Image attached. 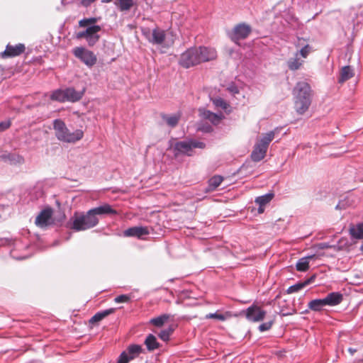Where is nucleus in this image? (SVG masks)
Instances as JSON below:
<instances>
[{
	"mask_svg": "<svg viewBox=\"0 0 363 363\" xmlns=\"http://www.w3.org/2000/svg\"><path fill=\"white\" fill-rule=\"evenodd\" d=\"M72 53L77 59L80 60L89 67H92L97 62L96 55L91 50L83 47H76L72 50Z\"/></svg>",
	"mask_w": 363,
	"mask_h": 363,
	"instance_id": "nucleus-9",
	"label": "nucleus"
},
{
	"mask_svg": "<svg viewBox=\"0 0 363 363\" xmlns=\"http://www.w3.org/2000/svg\"><path fill=\"white\" fill-rule=\"evenodd\" d=\"M96 22L97 19L96 18H84L79 21V27L84 28L93 25Z\"/></svg>",
	"mask_w": 363,
	"mask_h": 363,
	"instance_id": "nucleus-37",
	"label": "nucleus"
},
{
	"mask_svg": "<svg viewBox=\"0 0 363 363\" xmlns=\"http://www.w3.org/2000/svg\"><path fill=\"white\" fill-rule=\"evenodd\" d=\"M26 51V46L23 43L16 45L8 44L4 52L0 53V56L3 59L13 58L20 56Z\"/></svg>",
	"mask_w": 363,
	"mask_h": 363,
	"instance_id": "nucleus-10",
	"label": "nucleus"
},
{
	"mask_svg": "<svg viewBox=\"0 0 363 363\" xmlns=\"http://www.w3.org/2000/svg\"><path fill=\"white\" fill-rule=\"evenodd\" d=\"M327 306H335L339 305L343 300V295L340 292H331L325 298Z\"/></svg>",
	"mask_w": 363,
	"mask_h": 363,
	"instance_id": "nucleus-16",
	"label": "nucleus"
},
{
	"mask_svg": "<svg viewBox=\"0 0 363 363\" xmlns=\"http://www.w3.org/2000/svg\"><path fill=\"white\" fill-rule=\"evenodd\" d=\"M264 206H259V208H258V213H262L264 211Z\"/></svg>",
	"mask_w": 363,
	"mask_h": 363,
	"instance_id": "nucleus-47",
	"label": "nucleus"
},
{
	"mask_svg": "<svg viewBox=\"0 0 363 363\" xmlns=\"http://www.w3.org/2000/svg\"><path fill=\"white\" fill-rule=\"evenodd\" d=\"M52 210L46 208L43 210L36 217L35 223L40 228H45L52 223Z\"/></svg>",
	"mask_w": 363,
	"mask_h": 363,
	"instance_id": "nucleus-12",
	"label": "nucleus"
},
{
	"mask_svg": "<svg viewBox=\"0 0 363 363\" xmlns=\"http://www.w3.org/2000/svg\"><path fill=\"white\" fill-rule=\"evenodd\" d=\"M173 333V329L172 328H168L167 329L162 330L158 334L159 337L163 341H168L169 340L170 335Z\"/></svg>",
	"mask_w": 363,
	"mask_h": 363,
	"instance_id": "nucleus-36",
	"label": "nucleus"
},
{
	"mask_svg": "<svg viewBox=\"0 0 363 363\" xmlns=\"http://www.w3.org/2000/svg\"><path fill=\"white\" fill-rule=\"evenodd\" d=\"M165 31L159 28H155L152 30V38L149 39V41L153 44L161 45L165 40Z\"/></svg>",
	"mask_w": 363,
	"mask_h": 363,
	"instance_id": "nucleus-18",
	"label": "nucleus"
},
{
	"mask_svg": "<svg viewBox=\"0 0 363 363\" xmlns=\"http://www.w3.org/2000/svg\"><path fill=\"white\" fill-rule=\"evenodd\" d=\"M50 99L52 101H57L60 102L66 101L65 89H57L54 91L50 96Z\"/></svg>",
	"mask_w": 363,
	"mask_h": 363,
	"instance_id": "nucleus-31",
	"label": "nucleus"
},
{
	"mask_svg": "<svg viewBox=\"0 0 363 363\" xmlns=\"http://www.w3.org/2000/svg\"><path fill=\"white\" fill-rule=\"evenodd\" d=\"M131 359H130V357H128L127 352H125L123 351L119 356L117 363H128Z\"/></svg>",
	"mask_w": 363,
	"mask_h": 363,
	"instance_id": "nucleus-39",
	"label": "nucleus"
},
{
	"mask_svg": "<svg viewBox=\"0 0 363 363\" xmlns=\"http://www.w3.org/2000/svg\"><path fill=\"white\" fill-rule=\"evenodd\" d=\"M112 0H102V2L104 3H108V2H110Z\"/></svg>",
	"mask_w": 363,
	"mask_h": 363,
	"instance_id": "nucleus-49",
	"label": "nucleus"
},
{
	"mask_svg": "<svg viewBox=\"0 0 363 363\" xmlns=\"http://www.w3.org/2000/svg\"><path fill=\"white\" fill-rule=\"evenodd\" d=\"M326 306L327 305L324 298L313 299L308 303V308L315 312H319L322 311L323 308Z\"/></svg>",
	"mask_w": 363,
	"mask_h": 363,
	"instance_id": "nucleus-20",
	"label": "nucleus"
},
{
	"mask_svg": "<svg viewBox=\"0 0 363 363\" xmlns=\"http://www.w3.org/2000/svg\"><path fill=\"white\" fill-rule=\"evenodd\" d=\"M348 351L350 352V353L351 354H354L357 352V350L350 347V348L348 349Z\"/></svg>",
	"mask_w": 363,
	"mask_h": 363,
	"instance_id": "nucleus-48",
	"label": "nucleus"
},
{
	"mask_svg": "<svg viewBox=\"0 0 363 363\" xmlns=\"http://www.w3.org/2000/svg\"><path fill=\"white\" fill-rule=\"evenodd\" d=\"M150 233L149 228L145 226H134L126 229L123 232L125 237H135L142 239L144 236Z\"/></svg>",
	"mask_w": 363,
	"mask_h": 363,
	"instance_id": "nucleus-14",
	"label": "nucleus"
},
{
	"mask_svg": "<svg viewBox=\"0 0 363 363\" xmlns=\"http://www.w3.org/2000/svg\"><path fill=\"white\" fill-rule=\"evenodd\" d=\"M179 64L186 69L201 64L196 47L190 48L183 52L180 56Z\"/></svg>",
	"mask_w": 363,
	"mask_h": 363,
	"instance_id": "nucleus-7",
	"label": "nucleus"
},
{
	"mask_svg": "<svg viewBox=\"0 0 363 363\" xmlns=\"http://www.w3.org/2000/svg\"><path fill=\"white\" fill-rule=\"evenodd\" d=\"M53 126L57 138L64 143H75L81 140L84 136V133L82 130L70 132L65 123L60 119L55 120Z\"/></svg>",
	"mask_w": 363,
	"mask_h": 363,
	"instance_id": "nucleus-3",
	"label": "nucleus"
},
{
	"mask_svg": "<svg viewBox=\"0 0 363 363\" xmlns=\"http://www.w3.org/2000/svg\"><path fill=\"white\" fill-rule=\"evenodd\" d=\"M101 30V26L93 25L88 27L85 30L78 32L75 35L77 39L84 38L89 46H94L99 40L100 36L98 33Z\"/></svg>",
	"mask_w": 363,
	"mask_h": 363,
	"instance_id": "nucleus-8",
	"label": "nucleus"
},
{
	"mask_svg": "<svg viewBox=\"0 0 363 363\" xmlns=\"http://www.w3.org/2000/svg\"><path fill=\"white\" fill-rule=\"evenodd\" d=\"M243 313L246 318L252 322H259L264 320L266 311L257 305H252L247 308Z\"/></svg>",
	"mask_w": 363,
	"mask_h": 363,
	"instance_id": "nucleus-11",
	"label": "nucleus"
},
{
	"mask_svg": "<svg viewBox=\"0 0 363 363\" xmlns=\"http://www.w3.org/2000/svg\"><path fill=\"white\" fill-rule=\"evenodd\" d=\"M272 194H267L261 196H259L256 198L255 203H257L259 206H265L268 203L270 202V201L273 198Z\"/></svg>",
	"mask_w": 363,
	"mask_h": 363,
	"instance_id": "nucleus-34",
	"label": "nucleus"
},
{
	"mask_svg": "<svg viewBox=\"0 0 363 363\" xmlns=\"http://www.w3.org/2000/svg\"><path fill=\"white\" fill-rule=\"evenodd\" d=\"M315 276L313 275L309 279H306L305 281H308V284H310L311 283H312L315 280Z\"/></svg>",
	"mask_w": 363,
	"mask_h": 363,
	"instance_id": "nucleus-45",
	"label": "nucleus"
},
{
	"mask_svg": "<svg viewBox=\"0 0 363 363\" xmlns=\"http://www.w3.org/2000/svg\"><path fill=\"white\" fill-rule=\"evenodd\" d=\"M294 108L302 115L309 108L312 101V90L306 82H298L294 88Z\"/></svg>",
	"mask_w": 363,
	"mask_h": 363,
	"instance_id": "nucleus-1",
	"label": "nucleus"
},
{
	"mask_svg": "<svg viewBox=\"0 0 363 363\" xmlns=\"http://www.w3.org/2000/svg\"><path fill=\"white\" fill-rule=\"evenodd\" d=\"M89 211L91 213H93L94 217L95 218H97V216L117 214V211L108 203H105L98 207L91 208Z\"/></svg>",
	"mask_w": 363,
	"mask_h": 363,
	"instance_id": "nucleus-15",
	"label": "nucleus"
},
{
	"mask_svg": "<svg viewBox=\"0 0 363 363\" xmlns=\"http://www.w3.org/2000/svg\"><path fill=\"white\" fill-rule=\"evenodd\" d=\"M223 180V177L220 175H216L211 177L208 180V185L206 189V191L210 192L216 189V188L220 186Z\"/></svg>",
	"mask_w": 363,
	"mask_h": 363,
	"instance_id": "nucleus-24",
	"label": "nucleus"
},
{
	"mask_svg": "<svg viewBox=\"0 0 363 363\" xmlns=\"http://www.w3.org/2000/svg\"><path fill=\"white\" fill-rule=\"evenodd\" d=\"M115 4L121 11H125L133 7L134 2L133 0H116Z\"/></svg>",
	"mask_w": 363,
	"mask_h": 363,
	"instance_id": "nucleus-29",
	"label": "nucleus"
},
{
	"mask_svg": "<svg viewBox=\"0 0 363 363\" xmlns=\"http://www.w3.org/2000/svg\"><path fill=\"white\" fill-rule=\"evenodd\" d=\"M251 32L252 28L250 25L241 23L234 26L228 36L233 42L240 45V40L246 39Z\"/></svg>",
	"mask_w": 363,
	"mask_h": 363,
	"instance_id": "nucleus-6",
	"label": "nucleus"
},
{
	"mask_svg": "<svg viewBox=\"0 0 363 363\" xmlns=\"http://www.w3.org/2000/svg\"><path fill=\"white\" fill-rule=\"evenodd\" d=\"M99 223V218L94 217L89 210L86 213H74L67 223V227L75 231H84L95 227Z\"/></svg>",
	"mask_w": 363,
	"mask_h": 363,
	"instance_id": "nucleus-2",
	"label": "nucleus"
},
{
	"mask_svg": "<svg viewBox=\"0 0 363 363\" xmlns=\"http://www.w3.org/2000/svg\"><path fill=\"white\" fill-rule=\"evenodd\" d=\"M199 112H200L201 116L203 118L209 121L214 125L218 124L222 119V115H218V114L214 113L208 110L200 109Z\"/></svg>",
	"mask_w": 363,
	"mask_h": 363,
	"instance_id": "nucleus-17",
	"label": "nucleus"
},
{
	"mask_svg": "<svg viewBox=\"0 0 363 363\" xmlns=\"http://www.w3.org/2000/svg\"><path fill=\"white\" fill-rule=\"evenodd\" d=\"M313 256H308L301 258L296 263V269L298 272H306L309 268V259Z\"/></svg>",
	"mask_w": 363,
	"mask_h": 363,
	"instance_id": "nucleus-28",
	"label": "nucleus"
},
{
	"mask_svg": "<svg viewBox=\"0 0 363 363\" xmlns=\"http://www.w3.org/2000/svg\"><path fill=\"white\" fill-rule=\"evenodd\" d=\"M200 63L213 60L217 57V52L214 48L206 47H196Z\"/></svg>",
	"mask_w": 363,
	"mask_h": 363,
	"instance_id": "nucleus-13",
	"label": "nucleus"
},
{
	"mask_svg": "<svg viewBox=\"0 0 363 363\" xmlns=\"http://www.w3.org/2000/svg\"><path fill=\"white\" fill-rule=\"evenodd\" d=\"M169 318V315L167 314H163L162 315H160L158 317L152 318L150 320V323L157 327H161L164 325L165 322L168 320Z\"/></svg>",
	"mask_w": 363,
	"mask_h": 363,
	"instance_id": "nucleus-32",
	"label": "nucleus"
},
{
	"mask_svg": "<svg viewBox=\"0 0 363 363\" xmlns=\"http://www.w3.org/2000/svg\"><path fill=\"white\" fill-rule=\"evenodd\" d=\"M304 41H305V39L298 38V43L296 46L298 48L301 45H303V48L300 50L298 55L299 54L302 57L306 58L308 57V55L311 52L312 48L308 44L304 45L303 44Z\"/></svg>",
	"mask_w": 363,
	"mask_h": 363,
	"instance_id": "nucleus-27",
	"label": "nucleus"
},
{
	"mask_svg": "<svg viewBox=\"0 0 363 363\" xmlns=\"http://www.w3.org/2000/svg\"><path fill=\"white\" fill-rule=\"evenodd\" d=\"M297 57L298 52L296 54V57L294 58H291L287 62L289 69L292 71L298 69L302 65V62L300 61Z\"/></svg>",
	"mask_w": 363,
	"mask_h": 363,
	"instance_id": "nucleus-33",
	"label": "nucleus"
},
{
	"mask_svg": "<svg viewBox=\"0 0 363 363\" xmlns=\"http://www.w3.org/2000/svg\"><path fill=\"white\" fill-rule=\"evenodd\" d=\"M347 206V201L346 200H343L340 201L335 208L336 209H345Z\"/></svg>",
	"mask_w": 363,
	"mask_h": 363,
	"instance_id": "nucleus-44",
	"label": "nucleus"
},
{
	"mask_svg": "<svg viewBox=\"0 0 363 363\" xmlns=\"http://www.w3.org/2000/svg\"><path fill=\"white\" fill-rule=\"evenodd\" d=\"M130 296L126 294L120 295L115 298L114 301L116 303H127L130 301Z\"/></svg>",
	"mask_w": 363,
	"mask_h": 363,
	"instance_id": "nucleus-41",
	"label": "nucleus"
},
{
	"mask_svg": "<svg viewBox=\"0 0 363 363\" xmlns=\"http://www.w3.org/2000/svg\"><path fill=\"white\" fill-rule=\"evenodd\" d=\"M115 308H109L96 313L89 320L90 323H96L103 320L106 316L115 312Z\"/></svg>",
	"mask_w": 363,
	"mask_h": 363,
	"instance_id": "nucleus-22",
	"label": "nucleus"
},
{
	"mask_svg": "<svg viewBox=\"0 0 363 363\" xmlns=\"http://www.w3.org/2000/svg\"><path fill=\"white\" fill-rule=\"evenodd\" d=\"M84 94V91H77L74 88L65 89L66 101L76 102L79 101Z\"/></svg>",
	"mask_w": 363,
	"mask_h": 363,
	"instance_id": "nucleus-19",
	"label": "nucleus"
},
{
	"mask_svg": "<svg viewBox=\"0 0 363 363\" xmlns=\"http://www.w3.org/2000/svg\"><path fill=\"white\" fill-rule=\"evenodd\" d=\"M272 325H273V321L264 323L259 326V330L261 332L267 331L272 328Z\"/></svg>",
	"mask_w": 363,
	"mask_h": 363,
	"instance_id": "nucleus-42",
	"label": "nucleus"
},
{
	"mask_svg": "<svg viewBox=\"0 0 363 363\" xmlns=\"http://www.w3.org/2000/svg\"><path fill=\"white\" fill-rule=\"evenodd\" d=\"M10 126L11 122L9 121L0 122V132L8 129Z\"/></svg>",
	"mask_w": 363,
	"mask_h": 363,
	"instance_id": "nucleus-43",
	"label": "nucleus"
},
{
	"mask_svg": "<svg viewBox=\"0 0 363 363\" xmlns=\"http://www.w3.org/2000/svg\"><path fill=\"white\" fill-rule=\"evenodd\" d=\"M350 235L355 239L363 238V223H359L356 225H352L350 228Z\"/></svg>",
	"mask_w": 363,
	"mask_h": 363,
	"instance_id": "nucleus-25",
	"label": "nucleus"
},
{
	"mask_svg": "<svg viewBox=\"0 0 363 363\" xmlns=\"http://www.w3.org/2000/svg\"><path fill=\"white\" fill-rule=\"evenodd\" d=\"M206 146L205 143L194 140L185 141H179L174 143L173 149L176 157L179 156H191L194 148L203 149Z\"/></svg>",
	"mask_w": 363,
	"mask_h": 363,
	"instance_id": "nucleus-4",
	"label": "nucleus"
},
{
	"mask_svg": "<svg viewBox=\"0 0 363 363\" xmlns=\"http://www.w3.org/2000/svg\"><path fill=\"white\" fill-rule=\"evenodd\" d=\"M162 118L164 121H166L167 124L174 128L175 127L179 121L180 116L179 115H173V116H167L165 114L162 115Z\"/></svg>",
	"mask_w": 363,
	"mask_h": 363,
	"instance_id": "nucleus-30",
	"label": "nucleus"
},
{
	"mask_svg": "<svg viewBox=\"0 0 363 363\" xmlns=\"http://www.w3.org/2000/svg\"><path fill=\"white\" fill-rule=\"evenodd\" d=\"M206 318H216L220 320H225V316L221 313H208L206 315Z\"/></svg>",
	"mask_w": 363,
	"mask_h": 363,
	"instance_id": "nucleus-40",
	"label": "nucleus"
},
{
	"mask_svg": "<svg viewBox=\"0 0 363 363\" xmlns=\"http://www.w3.org/2000/svg\"><path fill=\"white\" fill-rule=\"evenodd\" d=\"M274 138V131L264 134L262 138L255 144L252 152V159H264L269 143Z\"/></svg>",
	"mask_w": 363,
	"mask_h": 363,
	"instance_id": "nucleus-5",
	"label": "nucleus"
},
{
	"mask_svg": "<svg viewBox=\"0 0 363 363\" xmlns=\"http://www.w3.org/2000/svg\"><path fill=\"white\" fill-rule=\"evenodd\" d=\"M142 347L139 345H130L128 347L125 352H127L130 359L136 358L142 352Z\"/></svg>",
	"mask_w": 363,
	"mask_h": 363,
	"instance_id": "nucleus-26",
	"label": "nucleus"
},
{
	"mask_svg": "<svg viewBox=\"0 0 363 363\" xmlns=\"http://www.w3.org/2000/svg\"><path fill=\"white\" fill-rule=\"evenodd\" d=\"M296 313V310L293 309L291 311L289 312V313H283V315L284 316H286V315H294Z\"/></svg>",
	"mask_w": 363,
	"mask_h": 363,
	"instance_id": "nucleus-46",
	"label": "nucleus"
},
{
	"mask_svg": "<svg viewBox=\"0 0 363 363\" xmlns=\"http://www.w3.org/2000/svg\"><path fill=\"white\" fill-rule=\"evenodd\" d=\"M211 127H208V128H206V131H211Z\"/></svg>",
	"mask_w": 363,
	"mask_h": 363,
	"instance_id": "nucleus-50",
	"label": "nucleus"
},
{
	"mask_svg": "<svg viewBox=\"0 0 363 363\" xmlns=\"http://www.w3.org/2000/svg\"><path fill=\"white\" fill-rule=\"evenodd\" d=\"M212 102L216 107L221 108L223 110H226L228 107V104L221 98L212 99Z\"/></svg>",
	"mask_w": 363,
	"mask_h": 363,
	"instance_id": "nucleus-38",
	"label": "nucleus"
},
{
	"mask_svg": "<svg viewBox=\"0 0 363 363\" xmlns=\"http://www.w3.org/2000/svg\"><path fill=\"white\" fill-rule=\"evenodd\" d=\"M354 76V72L350 66H345L341 69L340 72V77L338 79L339 83H344Z\"/></svg>",
	"mask_w": 363,
	"mask_h": 363,
	"instance_id": "nucleus-21",
	"label": "nucleus"
},
{
	"mask_svg": "<svg viewBox=\"0 0 363 363\" xmlns=\"http://www.w3.org/2000/svg\"><path fill=\"white\" fill-rule=\"evenodd\" d=\"M308 285V281H303L291 286L287 289L288 294H292L299 291L301 289Z\"/></svg>",
	"mask_w": 363,
	"mask_h": 363,
	"instance_id": "nucleus-35",
	"label": "nucleus"
},
{
	"mask_svg": "<svg viewBox=\"0 0 363 363\" xmlns=\"http://www.w3.org/2000/svg\"><path fill=\"white\" fill-rule=\"evenodd\" d=\"M144 343L149 351H153L160 347V343L157 342L156 337L152 334L147 336Z\"/></svg>",
	"mask_w": 363,
	"mask_h": 363,
	"instance_id": "nucleus-23",
	"label": "nucleus"
}]
</instances>
